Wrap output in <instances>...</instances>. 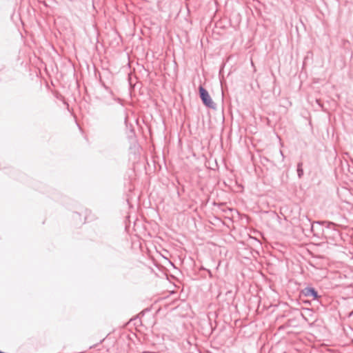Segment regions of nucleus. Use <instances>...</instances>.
<instances>
[{
    "mask_svg": "<svg viewBox=\"0 0 353 353\" xmlns=\"http://www.w3.org/2000/svg\"><path fill=\"white\" fill-rule=\"evenodd\" d=\"M199 97L203 103L208 108L214 109L216 108L215 103L212 100L208 90L202 85L199 87Z\"/></svg>",
    "mask_w": 353,
    "mask_h": 353,
    "instance_id": "f257e3e1",
    "label": "nucleus"
},
{
    "mask_svg": "<svg viewBox=\"0 0 353 353\" xmlns=\"http://www.w3.org/2000/svg\"><path fill=\"white\" fill-rule=\"evenodd\" d=\"M301 296H303L308 298H312V300H319L321 296L319 295L318 292L316 289L311 286H307L301 290Z\"/></svg>",
    "mask_w": 353,
    "mask_h": 353,
    "instance_id": "f03ea898",
    "label": "nucleus"
},
{
    "mask_svg": "<svg viewBox=\"0 0 353 353\" xmlns=\"http://www.w3.org/2000/svg\"><path fill=\"white\" fill-rule=\"evenodd\" d=\"M305 221L306 223H305V221L303 220L302 221L303 229L305 230V227L310 225V230L313 233V234L319 236V233L316 232V227L320 228L321 224V222L316 221L314 223H311V221L307 217L305 218Z\"/></svg>",
    "mask_w": 353,
    "mask_h": 353,
    "instance_id": "7ed1b4c3",
    "label": "nucleus"
},
{
    "mask_svg": "<svg viewBox=\"0 0 353 353\" xmlns=\"http://www.w3.org/2000/svg\"><path fill=\"white\" fill-rule=\"evenodd\" d=\"M335 224L331 222L327 223V226L325 230H323V234L325 236L326 238H327V233L330 232V230H332L333 232V237L335 236H339V231L335 229Z\"/></svg>",
    "mask_w": 353,
    "mask_h": 353,
    "instance_id": "20e7f679",
    "label": "nucleus"
},
{
    "mask_svg": "<svg viewBox=\"0 0 353 353\" xmlns=\"http://www.w3.org/2000/svg\"><path fill=\"white\" fill-rule=\"evenodd\" d=\"M296 171H297L298 177L299 179H301L303 176V173H304L303 172V163L302 162L298 163Z\"/></svg>",
    "mask_w": 353,
    "mask_h": 353,
    "instance_id": "39448f33",
    "label": "nucleus"
},
{
    "mask_svg": "<svg viewBox=\"0 0 353 353\" xmlns=\"http://www.w3.org/2000/svg\"><path fill=\"white\" fill-rule=\"evenodd\" d=\"M207 271H208V272L209 274L210 277L212 278V274L211 271L210 270H207Z\"/></svg>",
    "mask_w": 353,
    "mask_h": 353,
    "instance_id": "423d86ee",
    "label": "nucleus"
},
{
    "mask_svg": "<svg viewBox=\"0 0 353 353\" xmlns=\"http://www.w3.org/2000/svg\"><path fill=\"white\" fill-rule=\"evenodd\" d=\"M280 154H281V155L282 156V158H283V159L285 158V156H284V154H283V153L282 150H280Z\"/></svg>",
    "mask_w": 353,
    "mask_h": 353,
    "instance_id": "0eeeda50",
    "label": "nucleus"
}]
</instances>
